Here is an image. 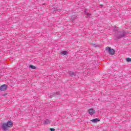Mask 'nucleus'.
I'll return each instance as SVG.
<instances>
[{"mask_svg": "<svg viewBox=\"0 0 131 131\" xmlns=\"http://www.w3.org/2000/svg\"><path fill=\"white\" fill-rule=\"evenodd\" d=\"M127 62H131V58H127L126 59Z\"/></svg>", "mask_w": 131, "mask_h": 131, "instance_id": "6e6552de", "label": "nucleus"}, {"mask_svg": "<svg viewBox=\"0 0 131 131\" xmlns=\"http://www.w3.org/2000/svg\"><path fill=\"white\" fill-rule=\"evenodd\" d=\"M61 55H64V56H67V55H68V52H67V51H62L61 52Z\"/></svg>", "mask_w": 131, "mask_h": 131, "instance_id": "423d86ee", "label": "nucleus"}, {"mask_svg": "<svg viewBox=\"0 0 131 131\" xmlns=\"http://www.w3.org/2000/svg\"><path fill=\"white\" fill-rule=\"evenodd\" d=\"M13 126V122L11 121H9L7 123H4L2 125V128L5 130L9 129V127H12Z\"/></svg>", "mask_w": 131, "mask_h": 131, "instance_id": "f257e3e1", "label": "nucleus"}, {"mask_svg": "<svg viewBox=\"0 0 131 131\" xmlns=\"http://www.w3.org/2000/svg\"><path fill=\"white\" fill-rule=\"evenodd\" d=\"M105 50L109 53L110 55H111L112 56L115 54V50L111 48V47H107L105 48Z\"/></svg>", "mask_w": 131, "mask_h": 131, "instance_id": "f03ea898", "label": "nucleus"}, {"mask_svg": "<svg viewBox=\"0 0 131 131\" xmlns=\"http://www.w3.org/2000/svg\"><path fill=\"white\" fill-rule=\"evenodd\" d=\"M50 130H51V131H55V129L54 128H50Z\"/></svg>", "mask_w": 131, "mask_h": 131, "instance_id": "9b49d317", "label": "nucleus"}, {"mask_svg": "<svg viewBox=\"0 0 131 131\" xmlns=\"http://www.w3.org/2000/svg\"><path fill=\"white\" fill-rule=\"evenodd\" d=\"M7 89H8V85L4 84L1 86L0 91L3 92L4 91H7Z\"/></svg>", "mask_w": 131, "mask_h": 131, "instance_id": "7ed1b4c3", "label": "nucleus"}, {"mask_svg": "<svg viewBox=\"0 0 131 131\" xmlns=\"http://www.w3.org/2000/svg\"><path fill=\"white\" fill-rule=\"evenodd\" d=\"M88 113L90 115H94L96 113V111L93 108H90L88 110Z\"/></svg>", "mask_w": 131, "mask_h": 131, "instance_id": "20e7f679", "label": "nucleus"}, {"mask_svg": "<svg viewBox=\"0 0 131 131\" xmlns=\"http://www.w3.org/2000/svg\"><path fill=\"white\" fill-rule=\"evenodd\" d=\"M91 121L93 123H97V122H99L100 121V119L96 118L94 119L91 120Z\"/></svg>", "mask_w": 131, "mask_h": 131, "instance_id": "39448f33", "label": "nucleus"}, {"mask_svg": "<svg viewBox=\"0 0 131 131\" xmlns=\"http://www.w3.org/2000/svg\"><path fill=\"white\" fill-rule=\"evenodd\" d=\"M87 15H91L90 14H89V13H87Z\"/></svg>", "mask_w": 131, "mask_h": 131, "instance_id": "f8f14e48", "label": "nucleus"}, {"mask_svg": "<svg viewBox=\"0 0 131 131\" xmlns=\"http://www.w3.org/2000/svg\"><path fill=\"white\" fill-rule=\"evenodd\" d=\"M45 123H46V124H49V121H45Z\"/></svg>", "mask_w": 131, "mask_h": 131, "instance_id": "9d476101", "label": "nucleus"}, {"mask_svg": "<svg viewBox=\"0 0 131 131\" xmlns=\"http://www.w3.org/2000/svg\"><path fill=\"white\" fill-rule=\"evenodd\" d=\"M30 68H31V69H36V67L33 65L30 66Z\"/></svg>", "mask_w": 131, "mask_h": 131, "instance_id": "0eeeda50", "label": "nucleus"}, {"mask_svg": "<svg viewBox=\"0 0 131 131\" xmlns=\"http://www.w3.org/2000/svg\"><path fill=\"white\" fill-rule=\"evenodd\" d=\"M69 74L70 75H74V73L72 72H69Z\"/></svg>", "mask_w": 131, "mask_h": 131, "instance_id": "1a4fd4ad", "label": "nucleus"}]
</instances>
